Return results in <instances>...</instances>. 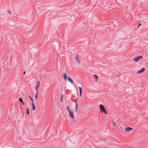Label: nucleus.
I'll use <instances>...</instances> for the list:
<instances>
[{
	"label": "nucleus",
	"mask_w": 148,
	"mask_h": 148,
	"mask_svg": "<svg viewBox=\"0 0 148 148\" xmlns=\"http://www.w3.org/2000/svg\"><path fill=\"white\" fill-rule=\"evenodd\" d=\"M133 60H134L135 62H137L139 61V56H138L136 58H134L133 59Z\"/></svg>",
	"instance_id": "nucleus-8"
},
{
	"label": "nucleus",
	"mask_w": 148,
	"mask_h": 148,
	"mask_svg": "<svg viewBox=\"0 0 148 148\" xmlns=\"http://www.w3.org/2000/svg\"><path fill=\"white\" fill-rule=\"evenodd\" d=\"M68 79L69 82H70V83L72 84H73L74 82L71 79V78L69 77H68Z\"/></svg>",
	"instance_id": "nucleus-6"
},
{
	"label": "nucleus",
	"mask_w": 148,
	"mask_h": 148,
	"mask_svg": "<svg viewBox=\"0 0 148 148\" xmlns=\"http://www.w3.org/2000/svg\"><path fill=\"white\" fill-rule=\"evenodd\" d=\"M93 76L94 77V78L95 79V82H96L98 78V76L97 75H93Z\"/></svg>",
	"instance_id": "nucleus-9"
},
{
	"label": "nucleus",
	"mask_w": 148,
	"mask_h": 148,
	"mask_svg": "<svg viewBox=\"0 0 148 148\" xmlns=\"http://www.w3.org/2000/svg\"><path fill=\"white\" fill-rule=\"evenodd\" d=\"M62 96H60V101L61 102H62Z\"/></svg>",
	"instance_id": "nucleus-19"
},
{
	"label": "nucleus",
	"mask_w": 148,
	"mask_h": 148,
	"mask_svg": "<svg viewBox=\"0 0 148 148\" xmlns=\"http://www.w3.org/2000/svg\"><path fill=\"white\" fill-rule=\"evenodd\" d=\"M38 77H41V76H39H39H38Z\"/></svg>",
	"instance_id": "nucleus-26"
},
{
	"label": "nucleus",
	"mask_w": 148,
	"mask_h": 148,
	"mask_svg": "<svg viewBox=\"0 0 148 148\" xmlns=\"http://www.w3.org/2000/svg\"><path fill=\"white\" fill-rule=\"evenodd\" d=\"M29 97L30 98V99L31 100L32 103H33V102H34L33 99L30 96H29Z\"/></svg>",
	"instance_id": "nucleus-16"
},
{
	"label": "nucleus",
	"mask_w": 148,
	"mask_h": 148,
	"mask_svg": "<svg viewBox=\"0 0 148 148\" xmlns=\"http://www.w3.org/2000/svg\"><path fill=\"white\" fill-rule=\"evenodd\" d=\"M63 77L64 78L65 81L67 80V75L66 73H64L63 74Z\"/></svg>",
	"instance_id": "nucleus-2"
},
{
	"label": "nucleus",
	"mask_w": 148,
	"mask_h": 148,
	"mask_svg": "<svg viewBox=\"0 0 148 148\" xmlns=\"http://www.w3.org/2000/svg\"><path fill=\"white\" fill-rule=\"evenodd\" d=\"M132 130V128L129 127H126L125 129V131L126 132H129L130 131Z\"/></svg>",
	"instance_id": "nucleus-3"
},
{
	"label": "nucleus",
	"mask_w": 148,
	"mask_h": 148,
	"mask_svg": "<svg viewBox=\"0 0 148 148\" xmlns=\"http://www.w3.org/2000/svg\"><path fill=\"white\" fill-rule=\"evenodd\" d=\"M145 68L141 69L139 70V73L143 72L145 71Z\"/></svg>",
	"instance_id": "nucleus-11"
},
{
	"label": "nucleus",
	"mask_w": 148,
	"mask_h": 148,
	"mask_svg": "<svg viewBox=\"0 0 148 148\" xmlns=\"http://www.w3.org/2000/svg\"><path fill=\"white\" fill-rule=\"evenodd\" d=\"M78 57H79L78 55H77L75 56V59H76V62H77L79 63V62H80V61H79V59H78Z\"/></svg>",
	"instance_id": "nucleus-5"
},
{
	"label": "nucleus",
	"mask_w": 148,
	"mask_h": 148,
	"mask_svg": "<svg viewBox=\"0 0 148 148\" xmlns=\"http://www.w3.org/2000/svg\"><path fill=\"white\" fill-rule=\"evenodd\" d=\"M136 73H139V70L137 71Z\"/></svg>",
	"instance_id": "nucleus-23"
},
{
	"label": "nucleus",
	"mask_w": 148,
	"mask_h": 148,
	"mask_svg": "<svg viewBox=\"0 0 148 148\" xmlns=\"http://www.w3.org/2000/svg\"><path fill=\"white\" fill-rule=\"evenodd\" d=\"M69 114L70 115V117L72 119H74V116L73 115V113L72 111H70V112H69Z\"/></svg>",
	"instance_id": "nucleus-4"
},
{
	"label": "nucleus",
	"mask_w": 148,
	"mask_h": 148,
	"mask_svg": "<svg viewBox=\"0 0 148 148\" xmlns=\"http://www.w3.org/2000/svg\"><path fill=\"white\" fill-rule=\"evenodd\" d=\"M139 25H137V27H139Z\"/></svg>",
	"instance_id": "nucleus-27"
},
{
	"label": "nucleus",
	"mask_w": 148,
	"mask_h": 148,
	"mask_svg": "<svg viewBox=\"0 0 148 148\" xmlns=\"http://www.w3.org/2000/svg\"><path fill=\"white\" fill-rule=\"evenodd\" d=\"M99 107L101 113L104 112L106 114H108V113L103 105L100 104Z\"/></svg>",
	"instance_id": "nucleus-1"
},
{
	"label": "nucleus",
	"mask_w": 148,
	"mask_h": 148,
	"mask_svg": "<svg viewBox=\"0 0 148 148\" xmlns=\"http://www.w3.org/2000/svg\"><path fill=\"white\" fill-rule=\"evenodd\" d=\"M79 91L80 96H81L82 93V89L80 87H79Z\"/></svg>",
	"instance_id": "nucleus-12"
},
{
	"label": "nucleus",
	"mask_w": 148,
	"mask_h": 148,
	"mask_svg": "<svg viewBox=\"0 0 148 148\" xmlns=\"http://www.w3.org/2000/svg\"><path fill=\"white\" fill-rule=\"evenodd\" d=\"M26 112L27 114L28 115H29V109L28 108H27L26 109Z\"/></svg>",
	"instance_id": "nucleus-15"
},
{
	"label": "nucleus",
	"mask_w": 148,
	"mask_h": 148,
	"mask_svg": "<svg viewBox=\"0 0 148 148\" xmlns=\"http://www.w3.org/2000/svg\"><path fill=\"white\" fill-rule=\"evenodd\" d=\"M141 25V23H139V25Z\"/></svg>",
	"instance_id": "nucleus-25"
},
{
	"label": "nucleus",
	"mask_w": 148,
	"mask_h": 148,
	"mask_svg": "<svg viewBox=\"0 0 148 148\" xmlns=\"http://www.w3.org/2000/svg\"><path fill=\"white\" fill-rule=\"evenodd\" d=\"M142 58V57L141 56H139V59H141Z\"/></svg>",
	"instance_id": "nucleus-20"
},
{
	"label": "nucleus",
	"mask_w": 148,
	"mask_h": 148,
	"mask_svg": "<svg viewBox=\"0 0 148 148\" xmlns=\"http://www.w3.org/2000/svg\"><path fill=\"white\" fill-rule=\"evenodd\" d=\"M23 103V105H24V103H23H23Z\"/></svg>",
	"instance_id": "nucleus-24"
},
{
	"label": "nucleus",
	"mask_w": 148,
	"mask_h": 148,
	"mask_svg": "<svg viewBox=\"0 0 148 148\" xmlns=\"http://www.w3.org/2000/svg\"><path fill=\"white\" fill-rule=\"evenodd\" d=\"M75 105V112H77V108H78V104H77V102L76 103Z\"/></svg>",
	"instance_id": "nucleus-7"
},
{
	"label": "nucleus",
	"mask_w": 148,
	"mask_h": 148,
	"mask_svg": "<svg viewBox=\"0 0 148 148\" xmlns=\"http://www.w3.org/2000/svg\"><path fill=\"white\" fill-rule=\"evenodd\" d=\"M35 97L36 98V99H37V97H38V95H37V94H36V95H35Z\"/></svg>",
	"instance_id": "nucleus-18"
},
{
	"label": "nucleus",
	"mask_w": 148,
	"mask_h": 148,
	"mask_svg": "<svg viewBox=\"0 0 148 148\" xmlns=\"http://www.w3.org/2000/svg\"><path fill=\"white\" fill-rule=\"evenodd\" d=\"M18 101H19V102H20L21 103L23 102V101L21 97H20L18 98Z\"/></svg>",
	"instance_id": "nucleus-14"
},
{
	"label": "nucleus",
	"mask_w": 148,
	"mask_h": 148,
	"mask_svg": "<svg viewBox=\"0 0 148 148\" xmlns=\"http://www.w3.org/2000/svg\"><path fill=\"white\" fill-rule=\"evenodd\" d=\"M32 108L33 110H34L35 109V106L34 105V104L33 103H32Z\"/></svg>",
	"instance_id": "nucleus-13"
},
{
	"label": "nucleus",
	"mask_w": 148,
	"mask_h": 148,
	"mask_svg": "<svg viewBox=\"0 0 148 148\" xmlns=\"http://www.w3.org/2000/svg\"><path fill=\"white\" fill-rule=\"evenodd\" d=\"M25 73H26V71H24L23 72V74L25 75Z\"/></svg>",
	"instance_id": "nucleus-22"
},
{
	"label": "nucleus",
	"mask_w": 148,
	"mask_h": 148,
	"mask_svg": "<svg viewBox=\"0 0 148 148\" xmlns=\"http://www.w3.org/2000/svg\"><path fill=\"white\" fill-rule=\"evenodd\" d=\"M66 108L67 110L68 111V112H70L71 111L70 110L68 106H67Z\"/></svg>",
	"instance_id": "nucleus-17"
},
{
	"label": "nucleus",
	"mask_w": 148,
	"mask_h": 148,
	"mask_svg": "<svg viewBox=\"0 0 148 148\" xmlns=\"http://www.w3.org/2000/svg\"><path fill=\"white\" fill-rule=\"evenodd\" d=\"M7 12L9 14H10V12H9V11L8 10H7Z\"/></svg>",
	"instance_id": "nucleus-21"
},
{
	"label": "nucleus",
	"mask_w": 148,
	"mask_h": 148,
	"mask_svg": "<svg viewBox=\"0 0 148 148\" xmlns=\"http://www.w3.org/2000/svg\"><path fill=\"white\" fill-rule=\"evenodd\" d=\"M39 87V86L38 84L36 85L35 86V89L36 91V94H38V87Z\"/></svg>",
	"instance_id": "nucleus-10"
}]
</instances>
